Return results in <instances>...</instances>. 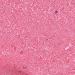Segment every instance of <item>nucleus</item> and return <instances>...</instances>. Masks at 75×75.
Wrapping results in <instances>:
<instances>
[{"mask_svg":"<svg viewBox=\"0 0 75 75\" xmlns=\"http://www.w3.org/2000/svg\"><path fill=\"white\" fill-rule=\"evenodd\" d=\"M58 13V11L57 10H55L54 11V13L55 14H57V13Z\"/></svg>","mask_w":75,"mask_h":75,"instance_id":"obj_1","label":"nucleus"},{"mask_svg":"<svg viewBox=\"0 0 75 75\" xmlns=\"http://www.w3.org/2000/svg\"><path fill=\"white\" fill-rule=\"evenodd\" d=\"M23 53H24V51H23V50H22L20 53V54L21 55V54H23Z\"/></svg>","mask_w":75,"mask_h":75,"instance_id":"obj_2","label":"nucleus"}]
</instances>
